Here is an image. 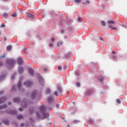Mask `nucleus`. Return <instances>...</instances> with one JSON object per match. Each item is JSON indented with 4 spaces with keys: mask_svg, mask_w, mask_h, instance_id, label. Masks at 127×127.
<instances>
[{
    "mask_svg": "<svg viewBox=\"0 0 127 127\" xmlns=\"http://www.w3.org/2000/svg\"><path fill=\"white\" fill-rule=\"evenodd\" d=\"M6 63L8 64L9 67L12 68L14 64L15 61L13 60H8L6 61Z\"/></svg>",
    "mask_w": 127,
    "mask_h": 127,
    "instance_id": "nucleus-1",
    "label": "nucleus"
},
{
    "mask_svg": "<svg viewBox=\"0 0 127 127\" xmlns=\"http://www.w3.org/2000/svg\"><path fill=\"white\" fill-rule=\"evenodd\" d=\"M24 85H26L27 87H30L32 85V82L31 81H27L24 83Z\"/></svg>",
    "mask_w": 127,
    "mask_h": 127,
    "instance_id": "nucleus-2",
    "label": "nucleus"
},
{
    "mask_svg": "<svg viewBox=\"0 0 127 127\" xmlns=\"http://www.w3.org/2000/svg\"><path fill=\"white\" fill-rule=\"evenodd\" d=\"M17 63H18V64L20 65H22L23 64V61L21 58H18L17 59Z\"/></svg>",
    "mask_w": 127,
    "mask_h": 127,
    "instance_id": "nucleus-3",
    "label": "nucleus"
},
{
    "mask_svg": "<svg viewBox=\"0 0 127 127\" xmlns=\"http://www.w3.org/2000/svg\"><path fill=\"white\" fill-rule=\"evenodd\" d=\"M6 100L7 98L6 97H2L1 98H0V104L4 102Z\"/></svg>",
    "mask_w": 127,
    "mask_h": 127,
    "instance_id": "nucleus-4",
    "label": "nucleus"
},
{
    "mask_svg": "<svg viewBox=\"0 0 127 127\" xmlns=\"http://www.w3.org/2000/svg\"><path fill=\"white\" fill-rule=\"evenodd\" d=\"M27 16L31 18V19H34L35 16L33 14H32L31 13H27Z\"/></svg>",
    "mask_w": 127,
    "mask_h": 127,
    "instance_id": "nucleus-5",
    "label": "nucleus"
},
{
    "mask_svg": "<svg viewBox=\"0 0 127 127\" xmlns=\"http://www.w3.org/2000/svg\"><path fill=\"white\" fill-rule=\"evenodd\" d=\"M24 69L21 66H20L18 68V72L20 74H22L23 72Z\"/></svg>",
    "mask_w": 127,
    "mask_h": 127,
    "instance_id": "nucleus-6",
    "label": "nucleus"
},
{
    "mask_svg": "<svg viewBox=\"0 0 127 127\" xmlns=\"http://www.w3.org/2000/svg\"><path fill=\"white\" fill-rule=\"evenodd\" d=\"M39 110L40 111V112L41 113H43V112H45V107L44 106H42V107H40Z\"/></svg>",
    "mask_w": 127,
    "mask_h": 127,
    "instance_id": "nucleus-7",
    "label": "nucleus"
},
{
    "mask_svg": "<svg viewBox=\"0 0 127 127\" xmlns=\"http://www.w3.org/2000/svg\"><path fill=\"white\" fill-rule=\"evenodd\" d=\"M29 72V73L31 75V76H34V71L33 69H30Z\"/></svg>",
    "mask_w": 127,
    "mask_h": 127,
    "instance_id": "nucleus-8",
    "label": "nucleus"
},
{
    "mask_svg": "<svg viewBox=\"0 0 127 127\" xmlns=\"http://www.w3.org/2000/svg\"><path fill=\"white\" fill-rule=\"evenodd\" d=\"M43 116H44V119H46L49 117L50 114H49V113H44L43 114Z\"/></svg>",
    "mask_w": 127,
    "mask_h": 127,
    "instance_id": "nucleus-9",
    "label": "nucleus"
},
{
    "mask_svg": "<svg viewBox=\"0 0 127 127\" xmlns=\"http://www.w3.org/2000/svg\"><path fill=\"white\" fill-rule=\"evenodd\" d=\"M36 94H37V92L36 91H35L34 92H33V94L31 95V98L32 99H34L36 98Z\"/></svg>",
    "mask_w": 127,
    "mask_h": 127,
    "instance_id": "nucleus-10",
    "label": "nucleus"
},
{
    "mask_svg": "<svg viewBox=\"0 0 127 127\" xmlns=\"http://www.w3.org/2000/svg\"><path fill=\"white\" fill-rule=\"evenodd\" d=\"M14 103H18L20 102V99L18 98H14L13 100Z\"/></svg>",
    "mask_w": 127,
    "mask_h": 127,
    "instance_id": "nucleus-11",
    "label": "nucleus"
},
{
    "mask_svg": "<svg viewBox=\"0 0 127 127\" xmlns=\"http://www.w3.org/2000/svg\"><path fill=\"white\" fill-rule=\"evenodd\" d=\"M107 23H108V24L110 26L111 24H115L116 22L113 20H109L107 21Z\"/></svg>",
    "mask_w": 127,
    "mask_h": 127,
    "instance_id": "nucleus-12",
    "label": "nucleus"
},
{
    "mask_svg": "<svg viewBox=\"0 0 127 127\" xmlns=\"http://www.w3.org/2000/svg\"><path fill=\"white\" fill-rule=\"evenodd\" d=\"M12 47L11 45H9L8 46H7V47L6 48V50L7 51H10L12 50Z\"/></svg>",
    "mask_w": 127,
    "mask_h": 127,
    "instance_id": "nucleus-13",
    "label": "nucleus"
},
{
    "mask_svg": "<svg viewBox=\"0 0 127 127\" xmlns=\"http://www.w3.org/2000/svg\"><path fill=\"white\" fill-rule=\"evenodd\" d=\"M53 101V98L52 97H49L47 100V101L49 103H51Z\"/></svg>",
    "mask_w": 127,
    "mask_h": 127,
    "instance_id": "nucleus-14",
    "label": "nucleus"
},
{
    "mask_svg": "<svg viewBox=\"0 0 127 127\" xmlns=\"http://www.w3.org/2000/svg\"><path fill=\"white\" fill-rule=\"evenodd\" d=\"M22 106L23 107L25 108L27 106V102H24L22 103Z\"/></svg>",
    "mask_w": 127,
    "mask_h": 127,
    "instance_id": "nucleus-15",
    "label": "nucleus"
},
{
    "mask_svg": "<svg viewBox=\"0 0 127 127\" xmlns=\"http://www.w3.org/2000/svg\"><path fill=\"white\" fill-rule=\"evenodd\" d=\"M3 123L5 125H9V121L7 120H4L2 121Z\"/></svg>",
    "mask_w": 127,
    "mask_h": 127,
    "instance_id": "nucleus-16",
    "label": "nucleus"
},
{
    "mask_svg": "<svg viewBox=\"0 0 127 127\" xmlns=\"http://www.w3.org/2000/svg\"><path fill=\"white\" fill-rule=\"evenodd\" d=\"M7 108V106L4 105L3 106H0V110L4 109Z\"/></svg>",
    "mask_w": 127,
    "mask_h": 127,
    "instance_id": "nucleus-17",
    "label": "nucleus"
},
{
    "mask_svg": "<svg viewBox=\"0 0 127 127\" xmlns=\"http://www.w3.org/2000/svg\"><path fill=\"white\" fill-rule=\"evenodd\" d=\"M9 114H10L11 115H16L17 114V112L16 111H11V112H9Z\"/></svg>",
    "mask_w": 127,
    "mask_h": 127,
    "instance_id": "nucleus-18",
    "label": "nucleus"
},
{
    "mask_svg": "<svg viewBox=\"0 0 127 127\" xmlns=\"http://www.w3.org/2000/svg\"><path fill=\"white\" fill-rule=\"evenodd\" d=\"M109 29H111L112 30H117V28L116 27H114L111 25H110Z\"/></svg>",
    "mask_w": 127,
    "mask_h": 127,
    "instance_id": "nucleus-19",
    "label": "nucleus"
},
{
    "mask_svg": "<svg viewBox=\"0 0 127 127\" xmlns=\"http://www.w3.org/2000/svg\"><path fill=\"white\" fill-rule=\"evenodd\" d=\"M82 0H74V2L76 3H80Z\"/></svg>",
    "mask_w": 127,
    "mask_h": 127,
    "instance_id": "nucleus-20",
    "label": "nucleus"
},
{
    "mask_svg": "<svg viewBox=\"0 0 127 127\" xmlns=\"http://www.w3.org/2000/svg\"><path fill=\"white\" fill-rule=\"evenodd\" d=\"M58 91L61 93H62L63 90L60 87H58Z\"/></svg>",
    "mask_w": 127,
    "mask_h": 127,
    "instance_id": "nucleus-21",
    "label": "nucleus"
},
{
    "mask_svg": "<svg viewBox=\"0 0 127 127\" xmlns=\"http://www.w3.org/2000/svg\"><path fill=\"white\" fill-rule=\"evenodd\" d=\"M101 24L103 26H106V22H105L104 21H101Z\"/></svg>",
    "mask_w": 127,
    "mask_h": 127,
    "instance_id": "nucleus-22",
    "label": "nucleus"
},
{
    "mask_svg": "<svg viewBox=\"0 0 127 127\" xmlns=\"http://www.w3.org/2000/svg\"><path fill=\"white\" fill-rule=\"evenodd\" d=\"M23 116H22V115H19V116H18L17 117V119L18 120H20V119H23Z\"/></svg>",
    "mask_w": 127,
    "mask_h": 127,
    "instance_id": "nucleus-23",
    "label": "nucleus"
},
{
    "mask_svg": "<svg viewBox=\"0 0 127 127\" xmlns=\"http://www.w3.org/2000/svg\"><path fill=\"white\" fill-rule=\"evenodd\" d=\"M80 122V121L79 120H75L73 122V123L75 124H77L79 123Z\"/></svg>",
    "mask_w": 127,
    "mask_h": 127,
    "instance_id": "nucleus-24",
    "label": "nucleus"
},
{
    "mask_svg": "<svg viewBox=\"0 0 127 127\" xmlns=\"http://www.w3.org/2000/svg\"><path fill=\"white\" fill-rule=\"evenodd\" d=\"M51 92V90L49 88H47L46 90V93L47 94H49Z\"/></svg>",
    "mask_w": 127,
    "mask_h": 127,
    "instance_id": "nucleus-25",
    "label": "nucleus"
},
{
    "mask_svg": "<svg viewBox=\"0 0 127 127\" xmlns=\"http://www.w3.org/2000/svg\"><path fill=\"white\" fill-rule=\"evenodd\" d=\"M11 16H12V17H16V13H13L12 14V15H11Z\"/></svg>",
    "mask_w": 127,
    "mask_h": 127,
    "instance_id": "nucleus-26",
    "label": "nucleus"
},
{
    "mask_svg": "<svg viewBox=\"0 0 127 127\" xmlns=\"http://www.w3.org/2000/svg\"><path fill=\"white\" fill-rule=\"evenodd\" d=\"M63 44V42H60V43H58V47H59L60 45H62Z\"/></svg>",
    "mask_w": 127,
    "mask_h": 127,
    "instance_id": "nucleus-27",
    "label": "nucleus"
},
{
    "mask_svg": "<svg viewBox=\"0 0 127 127\" xmlns=\"http://www.w3.org/2000/svg\"><path fill=\"white\" fill-rule=\"evenodd\" d=\"M21 86V82H19L18 84V88H20Z\"/></svg>",
    "mask_w": 127,
    "mask_h": 127,
    "instance_id": "nucleus-28",
    "label": "nucleus"
},
{
    "mask_svg": "<svg viewBox=\"0 0 127 127\" xmlns=\"http://www.w3.org/2000/svg\"><path fill=\"white\" fill-rule=\"evenodd\" d=\"M37 118H38L39 119L41 118V115L39 114L38 113H37Z\"/></svg>",
    "mask_w": 127,
    "mask_h": 127,
    "instance_id": "nucleus-29",
    "label": "nucleus"
},
{
    "mask_svg": "<svg viewBox=\"0 0 127 127\" xmlns=\"http://www.w3.org/2000/svg\"><path fill=\"white\" fill-rule=\"evenodd\" d=\"M117 102L119 104H121V100L120 99H117Z\"/></svg>",
    "mask_w": 127,
    "mask_h": 127,
    "instance_id": "nucleus-30",
    "label": "nucleus"
},
{
    "mask_svg": "<svg viewBox=\"0 0 127 127\" xmlns=\"http://www.w3.org/2000/svg\"><path fill=\"white\" fill-rule=\"evenodd\" d=\"M78 22H82V19H81V17H78Z\"/></svg>",
    "mask_w": 127,
    "mask_h": 127,
    "instance_id": "nucleus-31",
    "label": "nucleus"
},
{
    "mask_svg": "<svg viewBox=\"0 0 127 127\" xmlns=\"http://www.w3.org/2000/svg\"><path fill=\"white\" fill-rule=\"evenodd\" d=\"M3 16L5 17H7V14L6 13H4L3 14Z\"/></svg>",
    "mask_w": 127,
    "mask_h": 127,
    "instance_id": "nucleus-32",
    "label": "nucleus"
},
{
    "mask_svg": "<svg viewBox=\"0 0 127 127\" xmlns=\"http://www.w3.org/2000/svg\"><path fill=\"white\" fill-rule=\"evenodd\" d=\"M76 86H77L78 87H80V83H79V82H77V83H76Z\"/></svg>",
    "mask_w": 127,
    "mask_h": 127,
    "instance_id": "nucleus-33",
    "label": "nucleus"
},
{
    "mask_svg": "<svg viewBox=\"0 0 127 127\" xmlns=\"http://www.w3.org/2000/svg\"><path fill=\"white\" fill-rule=\"evenodd\" d=\"M54 95L56 96H58V92L57 91H55Z\"/></svg>",
    "mask_w": 127,
    "mask_h": 127,
    "instance_id": "nucleus-34",
    "label": "nucleus"
},
{
    "mask_svg": "<svg viewBox=\"0 0 127 127\" xmlns=\"http://www.w3.org/2000/svg\"><path fill=\"white\" fill-rule=\"evenodd\" d=\"M51 41H52V43H53L54 41H55V38H52L51 39Z\"/></svg>",
    "mask_w": 127,
    "mask_h": 127,
    "instance_id": "nucleus-35",
    "label": "nucleus"
},
{
    "mask_svg": "<svg viewBox=\"0 0 127 127\" xmlns=\"http://www.w3.org/2000/svg\"><path fill=\"white\" fill-rule=\"evenodd\" d=\"M5 54H3V56L0 57V59L1 58H5Z\"/></svg>",
    "mask_w": 127,
    "mask_h": 127,
    "instance_id": "nucleus-36",
    "label": "nucleus"
},
{
    "mask_svg": "<svg viewBox=\"0 0 127 127\" xmlns=\"http://www.w3.org/2000/svg\"><path fill=\"white\" fill-rule=\"evenodd\" d=\"M58 69H59V70H61V69H62V67H61V66H58Z\"/></svg>",
    "mask_w": 127,
    "mask_h": 127,
    "instance_id": "nucleus-37",
    "label": "nucleus"
},
{
    "mask_svg": "<svg viewBox=\"0 0 127 127\" xmlns=\"http://www.w3.org/2000/svg\"><path fill=\"white\" fill-rule=\"evenodd\" d=\"M5 27V24L4 23H3L2 25H1V27L3 28V27Z\"/></svg>",
    "mask_w": 127,
    "mask_h": 127,
    "instance_id": "nucleus-38",
    "label": "nucleus"
},
{
    "mask_svg": "<svg viewBox=\"0 0 127 127\" xmlns=\"http://www.w3.org/2000/svg\"><path fill=\"white\" fill-rule=\"evenodd\" d=\"M53 46V43L49 44V47H52Z\"/></svg>",
    "mask_w": 127,
    "mask_h": 127,
    "instance_id": "nucleus-39",
    "label": "nucleus"
},
{
    "mask_svg": "<svg viewBox=\"0 0 127 127\" xmlns=\"http://www.w3.org/2000/svg\"><path fill=\"white\" fill-rule=\"evenodd\" d=\"M19 111L20 112H22L23 109H22V108H19Z\"/></svg>",
    "mask_w": 127,
    "mask_h": 127,
    "instance_id": "nucleus-40",
    "label": "nucleus"
},
{
    "mask_svg": "<svg viewBox=\"0 0 127 127\" xmlns=\"http://www.w3.org/2000/svg\"><path fill=\"white\" fill-rule=\"evenodd\" d=\"M24 126V123H22L20 124V127H23Z\"/></svg>",
    "mask_w": 127,
    "mask_h": 127,
    "instance_id": "nucleus-41",
    "label": "nucleus"
},
{
    "mask_svg": "<svg viewBox=\"0 0 127 127\" xmlns=\"http://www.w3.org/2000/svg\"><path fill=\"white\" fill-rule=\"evenodd\" d=\"M99 80L101 82H103V80H104V78H102L101 79H99Z\"/></svg>",
    "mask_w": 127,
    "mask_h": 127,
    "instance_id": "nucleus-42",
    "label": "nucleus"
},
{
    "mask_svg": "<svg viewBox=\"0 0 127 127\" xmlns=\"http://www.w3.org/2000/svg\"><path fill=\"white\" fill-rule=\"evenodd\" d=\"M61 32L62 34H64V30H62L61 31Z\"/></svg>",
    "mask_w": 127,
    "mask_h": 127,
    "instance_id": "nucleus-43",
    "label": "nucleus"
},
{
    "mask_svg": "<svg viewBox=\"0 0 127 127\" xmlns=\"http://www.w3.org/2000/svg\"><path fill=\"white\" fill-rule=\"evenodd\" d=\"M44 71H47V68L46 67L44 68Z\"/></svg>",
    "mask_w": 127,
    "mask_h": 127,
    "instance_id": "nucleus-44",
    "label": "nucleus"
},
{
    "mask_svg": "<svg viewBox=\"0 0 127 127\" xmlns=\"http://www.w3.org/2000/svg\"><path fill=\"white\" fill-rule=\"evenodd\" d=\"M14 78H15V76H14V75H12V77H11V79H12V80H14Z\"/></svg>",
    "mask_w": 127,
    "mask_h": 127,
    "instance_id": "nucleus-45",
    "label": "nucleus"
},
{
    "mask_svg": "<svg viewBox=\"0 0 127 127\" xmlns=\"http://www.w3.org/2000/svg\"><path fill=\"white\" fill-rule=\"evenodd\" d=\"M40 81H41L42 82H44V80L42 78H40Z\"/></svg>",
    "mask_w": 127,
    "mask_h": 127,
    "instance_id": "nucleus-46",
    "label": "nucleus"
},
{
    "mask_svg": "<svg viewBox=\"0 0 127 127\" xmlns=\"http://www.w3.org/2000/svg\"><path fill=\"white\" fill-rule=\"evenodd\" d=\"M3 94V91H1L0 92V95H1Z\"/></svg>",
    "mask_w": 127,
    "mask_h": 127,
    "instance_id": "nucleus-47",
    "label": "nucleus"
},
{
    "mask_svg": "<svg viewBox=\"0 0 127 127\" xmlns=\"http://www.w3.org/2000/svg\"><path fill=\"white\" fill-rule=\"evenodd\" d=\"M3 63H2V62H0V66L2 65Z\"/></svg>",
    "mask_w": 127,
    "mask_h": 127,
    "instance_id": "nucleus-48",
    "label": "nucleus"
},
{
    "mask_svg": "<svg viewBox=\"0 0 127 127\" xmlns=\"http://www.w3.org/2000/svg\"><path fill=\"white\" fill-rule=\"evenodd\" d=\"M56 108H59V105L58 104H56Z\"/></svg>",
    "mask_w": 127,
    "mask_h": 127,
    "instance_id": "nucleus-49",
    "label": "nucleus"
},
{
    "mask_svg": "<svg viewBox=\"0 0 127 127\" xmlns=\"http://www.w3.org/2000/svg\"><path fill=\"white\" fill-rule=\"evenodd\" d=\"M86 3H90V1L89 0H86Z\"/></svg>",
    "mask_w": 127,
    "mask_h": 127,
    "instance_id": "nucleus-50",
    "label": "nucleus"
},
{
    "mask_svg": "<svg viewBox=\"0 0 127 127\" xmlns=\"http://www.w3.org/2000/svg\"><path fill=\"white\" fill-rule=\"evenodd\" d=\"M112 54H113V55L116 54V52H115V51H112Z\"/></svg>",
    "mask_w": 127,
    "mask_h": 127,
    "instance_id": "nucleus-51",
    "label": "nucleus"
},
{
    "mask_svg": "<svg viewBox=\"0 0 127 127\" xmlns=\"http://www.w3.org/2000/svg\"><path fill=\"white\" fill-rule=\"evenodd\" d=\"M3 40H4V41H6L7 40L6 38V37H4Z\"/></svg>",
    "mask_w": 127,
    "mask_h": 127,
    "instance_id": "nucleus-52",
    "label": "nucleus"
},
{
    "mask_svg": "<svg viewBox=\"0 0 127 127\" xmlns=\"http://www.w3.org/2000/svg\"><path fill=\"white\" fill-rule=\"evenodd\" d=\"M8 104L9 105H11V102H8Z\"/></svg>",
    "mask_w": 127,
    "mask_h": 127,
    "instance_id": "nucleus-53",
    "label": "nucleus"
},
{
    "mask_svg": "<svg viewBox=\"0 0 127 127\" xmlns=\"http://www.w3.org/2000/svg\"><path fill=\"white\" fill-rule=\"evenodd\" d=\"M3 77L2 76H0V80H1L2 79Z\"/></svg>",
    "mask_w": 127,
    "mask_h": 127,
    "instance_id": "nucleus-54",
    "label": "nucleus"
},
{
    "mask_svg": "<svg viewBox=\"0 0 127 127\" xmlns=\"http://www.w3.org/2000/svg\"><path fill=\"white\" fill-rule=\"evenodd\" d=\"M49 125H52V123H49Z\"/></svg>",
    "mask_w": 127,
    "mask_h": 127,
    "instance_id": "nucleus-55",
    "label": "nucleus"
},
{
    "mask_svg": "<svg viewBox=\"0 0 127 127\" xmlns=\"http://www.w3.org/2000/svg\"><path fill=\"white\" fill-rule=\"evenodd\" d=\"M68 127H70V126L69 125H67Z\"/></svg>",
    "mask_w": 127,
    "mask_h": 127,
    "instance_id": "nucleus-56",
    "label": "nucleus"
},
{
    "mask_svg": "<svg viewBox=\"0 0 127 127\" xmlns=\"http://www.w3.org/2000/svg\"><path fill=\"white\" fill-rule=\"evenodd\" d=\"M100 40H102L103 41V39L102 38H100Z\"/></svg>",
    "mask_w": 127,
    "mask_h": 127,
    "instance_id": "nucleus-57",
    "label": "nucleus"
},
{
    "mask_svg": "<svg viewBox=\"0 0 127 127\" xmlns=\"http://www.w3.org/2000/svg\"><path fill=\"white\" fill-rule=\"evenodd\" d=\"M0 125H1V123H0Z\"/></svg>",
    "mask_w": 127,
    "mask_h": 127,
    "instance_id": "nucleus-58",
    "label": "nucleus"
}]
</instances>
